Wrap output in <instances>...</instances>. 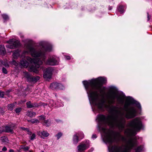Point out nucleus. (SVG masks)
Masks as SVG:
<instances>
[{
  "instance_id": "1",
  "label": "nucleus",
  "mask_w": 152,
  "mask_h": 152,
  "mask_svg": "<svg viewBox=\"0 0 152 152\" xmlns=\"http://www.w3.org/2000/svg\"><path fill=\"white\" fill-rule=\"evenodd\" d=\"M116 97V95L114 92L108 93L107 97L108 99V103L110 105H107L105 103L101 108L103 107L107 108L109 113L114 115L105 116L101 115L99 116V120L102 123L109 125L111 128L117 127L120 131H122L124 128L126 122L123 116L125 115V117L127 119L133 118L137 115V111L133 107L129 108V104L126 103L123 108L126 112L125 114L124 113L122 112L118 107L111 105V104L115 102Z\"/></svg>"
},
{
  "instance_id": "2",
  "label": "nucleus",
  "mask_w": 152,
  "mask_h": 152,
  "mask_svg": "<svg viewBox=\"0 0 152 152\" xmlns=\"http://www.w3.org/2000/svg\"><path fill=\"white\" fill-rule=\"evenodd\" d=\"M102 130L105 134V140L107 142L111 144L113 142L118 144L120 142L126 143L124 148L123 145H120L118 144L109 147L110 152H130L133 148L135 152H141L142 149V146L135 148L137 145V140L135 138H130L127 141L126 137L119 132L104 127L102 128Z\"/></svg>"
},
{
  "instance_id": "3",
  "label": "nucleus",
  "mask_w": 152,
  "mask_h": 152,
  "mask_svg": "<svg viewBox=\"0 0 152 152\" xmlns=\"http://www.w3.org/2000/svg\"><path fill=\"white\" fill-rule=\"evenodd\" d=\"M26 46L32 56L37 58H32L28 56L26 57V59L28 61L35 64L37 68H39L40 65L42 64L43 62L45 61L46 58L45 52L46 51H50L51 50L50 47L44 46H43L41 48L35 49L30 44H26Z\"/></svg>"
},
{
  "instance_id": "4",
  "label": "nucleus",
  "mask_w": 152,
  "mask_h": 152,
  "mask_svg": "<svg viewBox=\"0 0 152 152\" xmlns=\"http://www.w3.org/2000/svg\"><path fill=\"white\" fill-rule=\"evenodd\" d=\"M91 81L88 83L87 81H83L87 92L90 96L92 100L94 102L96 105L99 108L101 109L103 107L104 104L105 103V101L103 98L100 99L99 98V94L97 91L94 89L90 84Z\"/></svg>"
},
{
  "instance_id": "5",
  "label": "nucleus",
  "mask_w": 152,
  "mask_h": 152,
  "mask_svg": "<svg viewBox=\"0 0 152 152\" xmlns=\"http://www.w3.org/2000/svg\"><path fill=\"white\" fill-rule=\"evenodd\" d=\"M130 129H127L125 131V134L128 136H134L136 132L139 131L142 127V124L140 118L137 117L131 120L128 124Z\"/></svg>"
},
{
  "instance_id": "6",
  "label": "nucleus",
  "mask_w": 152,
  "mask_h": 152,
  "mask_svg": "<svg viewBox=\"0 0 152 152\" xmlns=\"http://www.w3.org/2000/svg\"><path fill=\"white\" fill-rule=\"evenodd\" d=\"M106 81V80L105 78L100 77L96 79L92 80L90 84L95 91L97 92L98 91L102 93V86Z\"/></svg>"
},
{
  "instance_id": "7",
  "label": "nucleus",
  "mask_w": 152,
  "mask_h": 152,
  "mask_svg": "<svg viewBox=\"0 0 152 152\" xmlns=\"http://www.w3.org/2000/svg\"><path fill=\"white\" fill-rule=\"evenodd\" d=\"M8 44L6 45V47L8 48L14 49L17 48L20 45L19 42L15 39L9 40L7 42Z\"/></svg>"
},
{
  "instance_id": "8",
  "label": "nucleus",
  "mask_w": 152,
  "mask_h": 152,
  "mask_svg": "<svg viewBox=\"0 0 152 152\" xmlns=\"http://www.w3.org/2000/svg\"><path fill=\"white\" fill-rule=\"evenodd\" d=\"M24 77L26 78L28 81L30 82H36L40 79L39 77L37 76L34 77H32L30 75L28 72H24Z\"/></svg>"
},
{
  "instance_id": "9",
  "label": "nucleus",
  "mask_w": 152,
  "mask_h": 152,
  "mask_svg": "<svg viewBox=\"0 0 152 152\" xmlns=\"http://www.w3.org/2000/svg\"><path fill=\"white\" fill-rule=\"evenodd\" d=\"M50 87L53 90H62L64 88L62 84L57 82H53L51 83Z\"/></svg>"
},
{
  "instance_id": "10",
  "label": "nucleus",
  "mask_w": 152,
  "mask_h": 152,
  "mask_svg": "<svg viewBox=\"0 0 152 152\" xmlns=\"http://www.w3.org/2000/svg\"><path fill=\"white\" fill-rule=\"evenodd\" d=\"M89 147L88 144H82L78 145L77 147L78 151H83L88 148Z\"/></svg>"
},
{
  "instance_id": "11",
  "label": "nucleus",
  "mask_w": 152,
  "mask_h": 152,
  "mask_svg": "<svg viewBox=\"0 0 152 152\" xmlns=\"http://www.w3.org/2000/svg\"><path fill=\"white\" fill-rule=\"evenodd\" d=\"M46 64L49 65L53 66L57 64L58 62L55 58L52 57L48 59Z\"/></svg>"
},
{
  "instance_id": "12",
  "label": "nucleus",
  "mask_w": 152,
  "mask_h": 152,
  "mask_svg": "<svg viewBox=\"0 0 152 152\" xmlns=\"http://www.w3.org/2000/svg\"><path fill=\"white\" fill-rule=\"evenodd\" d=\"M37 134L38 135L40 136L42 138H43V137H47L49 135V134L46 131H39L37 132Z\"/></svg>"
},
{
  "instance_id": "13",
  "label": "nucleus",
  "mask_w": 152,
  "mask_h": 152,
  "mask_svg": "<svg viewBox=\"0 0 152 152\" xmlns=\"http://www.w3.org/2000/svg\"><path fill=\"white\" fill-rule=\"evenodd\" d=\"M6 51L4 46V45H0V54L5 55Z\"/></svg>"
},
{
  "instance_id": "14",
  "label": "nucleus",
  "mask_w": 152,
  "mask_h": 152,
  "mask_svg": "<svg viewBox=\"0 0 152 152\" xmlns=\"http://www.w3.org/2000/svg\"><path fill=\"white\" fill-rule=\"evenodd\" d=\"M20 64L23 67L27 68L28 65V62L24 59H22L20 61Z\"/></svg>"
},
{
  "instance_id": "15",
  "label": "nucleus",
  "mask_w": 152,
  "mask_h": 152,
  "mask_svg": "<svg viewBox=\"0 0 152 152\" xmlns=\"http://www.w3.org/2000/svg\"><path fill=\"white\" fill-rule=\"evenodd\" d=\"M5 130H2L0 132L1 133L3 132H11V133H13V130L9 126H6L5 127Z\"/></svg>"
},
{
  "instance_id": "16",
  "label": "nucleus",
  "mask_w": 152,
  "mask_h": 152,
  "mask_svg": "<svg viewBox=\"0 0 152 152\" xmlns=\"http://www.w3.org/2000/svg\"><path fill=\"white\" fill-rule=\"evenodd\" d=\"M36 115V113L35 112L31 111H28L26 113L27 115L30 118L35 117Z\"/></svg>"
},
{
  "instance_id": "17",
  "label": "nucleus",
  "mask_w": 152,
  "mask_h": 152,
  "mask_svg": "<svg viewBox=\"0 0 152 152\" xmlns=\"http://www.w3.org/2000/svg\"><path fill=\"white\" fill-rule=\"evenodd\" d=\"M19 56L20 53L18 51L16 50L13 52L12 56L14 59H16Z\"/></svg>"
},
{
  "instance_id": "18",
  "label": "nucleus",
  "mask_w": 152,
  "mask_h": 152,
  "mask_svg": "<svg viewBox=\"0 0 152 152\" xmlns=\"http://www.w3.org/2000/svg\"><path fill=\"white\" fill-rule=\"evenodd\" d=\"M73 143L75 144H76L78 142V137L77 133L73 136Z\"/></svg>"
},
{
  "instance_id": "19",
  "label": "nucleus",
  "mask_w": 152,
  "mask_h": 152,
  "mask_svg": "<svg viewBox=\"0 0 152 152\" xmlns=\"http://www.w3.org/2000/svg\"><path fill=\"white\" fill-rule=\"evenodd\" d=\"M51 120H45L42 123L43 125L47 127H49L50 124Z\"/></svg>"
},
{
  "instance_id": "20",
  "label": "nucleus",
  "mask_w": 152,
  "mask_h": 152,
  "mask_svg": "<svg viewBox=\"0 0 152 152\" xmlns=\"http://www.w3.org/2000/svg\"><path fill=\"white\" fill-rule=\"evenodd\" d=\"M51 76L52 75L44 72L43 77L45 79H46L47 80L51 78Z\"/></svg>"
},
{
  "instance_id": "21",
  "label": "nucleus",
  "mask_w": 152,
  "mask_h": 152,
  "mask_svg": "<svg viewBox=\"0 0 152 152\" xmlns=\"http://www.w3.org/2000/svg\"><path fill=\"white\" fill-rule=\"evenodd\" d=\"M15 105L13 103L8 104L7 108L8 110H12L14 107Z\"/></svg>"
},
{
  "instance_id": "22",
  "label": "nucleus",
  "mask_w": 152,
  "mask_h": 152,
  "mask_svg": "<svg viewBox=\"0 0 152 152\" xmlns=\"http://www.w3.org/2000/svg\"><path fill=\"white\" fill-rule=\"evenodd\" d=\"M27 107L28 108H33V103L30 101L26 103Z\"/></svg>"
},
{
  "instance_id": "23",
  "label": "nucleus",
  "mask_w": 152,
  "mask_h": 152,
  "mask_svg": "<svg viewBox=\"0 0 152 152\" xmlns=\"http://www.w3.org/2000/svg\"><path fill=\"white\" fill-rule=\"evenodd\" d=\"M117 100L120 104H123L124 103V99L121 97H118Z\"/></svg>"
},
{
  "instance_id": "24",
  "label": "nucleus",
  "mask_w": 152,
  "mask_h": 152,
  "mask_svg": "<svg viewBox=\"0 0 152 152\" xmlns=\"http://www.w3.org/2000/svg\"><path fill=\"white\" fill-rule=\"evenodd\" d=\"M52 69L50 68H47L44 71L45 72L52 75Z\"/></svg>"
},
{
  "instance_id": "25",
  "label": "nucleus",
  "mask_w": 152,
  "mask_h": 152,
  "mask_svg": "<svg viewBox=\"0 0 152 152\" xmlns=\"http://www.w3.org/2000/svg\"><path fill=\"white\" fill-rule=\"evenodd\" d=\"M0 140L3 142H7V139L6 137L5 136H3L0 137Z\"/></svg>"
},
{
  "instance_id": "26",
  "label": "nucleus",
  "mask_w": 152,
  "mask_h": 152,
  "mask_svg": "<svg viewBox=\"0 0 152 152\" xmlns=\"http://www.w3.org/2000/svg\"><path fill=\"white\" fill-rule=\"evenodd\" d=\"M124 7L123 6H120L118 8V10L121 13H123L124 12Z\"/></svg>"
},
{
  "instance_id": "27",
  "label": "nucleus",
  "mask_w": 152,
  "mask_h": 152,
  "mask_svg": "<svg viewBox=\"0 0 152 152\" xmlns=\"http://www.w3.org/2000/svg\"><path fill=\"white\" fill-rule=\"evenodd\" d=\"M39 120L42 123L45 120V116L43 115H41L39 116Z\"/></svg>"
},
{
  "instance_id": "28",
  "label": "nucleus",
  "mask_w": 152,
  "mask_h": 152,
  "mask_svg": "<svg viewBox=\"0 0 152 152\" xmlns=\"http://www.w3.org/2000/svg\"><path fill=\"white\" fill-rule=\"evenodd\" d=\"M30 71H32L34 72H35L36 73H38V71L36 69H35L33 67H31L30 68Z\"/></svg>"
},
{
  "instance_id": "29",
  "label": "nucleus",
  "mask_w": 152,
  "mask_h": 152,
  "mask_svg": "<svg viewBox=\"0 0 152 152\" xmlns=\"http://www.w3.org/2000/svg\"><path fill=\"white\" fill-rule=\"evenodd\" d=\"M133 103L135 104L137 107H138L139 109H141V105L139 103L136 101L134 102Z\"/></svg>"
},
{
  "instance_id": "30",
  "label": "nucleus",
  "mask_w": 152,
  "mask_h": 152,
  "mask_svg": "<svg viewBox=\"0 0 152 152\" xmlns=\"http://www.w3.org/2000/svg\"><path fill=\"white\" fill-rule=\"evenodd\" d=\"M62 135V133L61 132H58L55 136L57 137V140H58Z\"/></svg>"
},
{
  "instance_id": "31",
  "label": "nucleus",
  "mask_w": 152,
  "mask_h": 152,
  "mask_svg": "<svg viewBox=\"0 0 152 152\" xmlns=\"http://www.w3.org/2000/svg\"><path fill=\"white\" fill-rule=\"evenodd\" d=\"M21 148L24 151H28L29 149V147L25 145L22 146Z\"/></svg>"
},
{
  "instance_id": "32",
  "label": "nucleus",
  "mask_w": 152,
  "mask_h": 152,
  "mask_svg": "<svg viewBox=\"0 0 152 152\" xmlns=\"http://www.w3.org/2000/svg\"><path fill=\"white\" fill-rule=\"evenodd\" d=\"M78 136H79L80 137L81 139H82L84 137V135L83 132H80L77 133Z\"/></svg>"
},
{
  "instance_id": "33",
  "label": "nucleus",
  "mask_w": 152,
  "mask_h": 152,
  "mask_svg": "<svg viewBox=\"0 0 152 152\" xmlns=\"http://www.w3.org/2000/svg\"><path fill=\"white\" fill-rule=\"evenodd\" d=\"M36 135L34 133H33L30 137V139L31 140H33L35 139Z\"/></svg>"
},
{
  "instance_id": "34",
  "label": "nucleus",
  "mask_w": 152,
  "mask_h": 152,
  "mask_svg": "<svg viewBox=\"0 0 152 152\" xmlns=\"http://www.w3.org/2000/svg\"><path fill=\"white\" fill-rule=\"evenodd\" d=\"M30 121L32 123H39V121L37 119H33L31 120Z\"/></svg>"
},
{
  "instance_id": "35",
  "label": "nucleus",
  "mask_w": 152,
  "mask_h": 152,
  "mask_svg": "<svg viewBox=\"0 0 152 152\" xmlns=\"http://www.w3.org/2000/svg\"><path fill=\"white\" fill-rule=\"evenodd\" d=\"M22 110V108L20 107H19L16 108L15 110V111L16 113H19Z\"/></svg>"
},
{
  "instance_id": "36",
  "label": "nucleus",
  "mask_w": 152,
  "mask_h": 152,
  "mask_svg": "<svg viewBox=\"0 0 152 152\" xmlns=\"http://www.w3.org/2000/svg\"><path fill=\"white\" fill-rule=\"evenodd\" d=\"M33 108L38 107L39 106L37 102H34L33 103Z\"/></svg>"
},
{
  "instance_id": "37",
  "label": "nucleus",
  "mask_w": 152,
  "mask_h": 152,
  "mask_svg": "<svg viewBox=\"0 0 152 152\" xmlns=\"http://www.w3.org/2000/svg\"><path fill=\"white\" fill-rule=\"evenodd\" d=\"M2 16L3 18L5 20H7L9 19L8 16L5 14L2 15Z\"/></svg>"
},
{
  "instance_id": "38",
  "label": "nucleus",
  "mask_w": 152,
  "mask_h": 152,
  "mask_svg": "<svg viewBox=\"0 0 152 152\" xmlns=\"http://www.w3.org/2000/svg\"><path fill=\"white\" fill-rule=\"evenodd\" d=\"M2 72L5 74L7 73L8 72L7 69L4 67H3L2 69Z\"/></svg>"
},
{
  "instance_id": "39",
  "label": "nucleus",
  "mask_w": 152,
  "mask_h": 152,
  "mask_svg": "<svg viewBox=\"0 0 152 152\" xmlns=\"http://www.w3.org/2000/svg\"><path fill=\"white\" fill-rule=\"evenodd\" d=\"M4 92L2 91H0V97L1 98H3L4 96Z\"/></svg>"
},
{
  "instance_id": "40",
  "label": "nucleus",
  "mask_w": 152,
  "mask_h": 152,
  "mask_svg": "<svg viewBox=\"0 0 152 152\" xmlns=\"http://www.w3.org/2000/svg\"><path fill=\"white\" fill-rule=\"evenodd\" d=\"M4 112L3 110V108L1 107H0V114L1 113L2 115H3Z\"/></svg>"
},
{
  "instance_id": "41",
  "label": "nucleus",
  "mask_w": 152,
  "mask_h": 152,
  "mask_svg": "<svg viewBox=\"0 0 152 152\" xmlns=\"http://www.w3.org/2000/svg\"><path fill=\"white\" fill-rule=\"evenodd\" d=\"M27 134L29 135H31L32 134V132L30 131L29 129L27 131Z\"/></svg>"
},
{
  "instance_id": "42",
  "label": "nucleus",
  "mask_w": 152,
  "mask_h": 152,
  "mask_svg": "<svg viewBox=\"0 0 152 152\" xmlns=\"http://www.w3.org/2000/svg\"><path fill=\"white\" fill-rule=\"evenodd\" d=\"M7 150V148L5 147H4L2 149V151H6Z\"/></svg>"
},
{
  "instance_id": "43",
  "label": "nucleus",
  "mask_w": 152,
  "mask_h": 152,
  "mask_svg": "<svg viewBox=\"0 0 152 152\" xmlns=\"http://www.w3.org/2000/svg\"><path fill=\"white\" fill-rule=\"evenodd\" d=\"M147 14H148V17H147L148 20H149L150 19L151 16L150 15H149L148 13H147Z\"/></svg>"
},
{
  "instance_id": "44",
  "label": "nucleus",
  "mask_w": 152,
  "mask_h": 152,
  "mask_svg": "<svg viewBox=\"0 0 152 152\" xmlns=\"http://www.w3.org/2000/svg\"><path fill=\"white\" fill-rule=\"evenodd\" d=\"M67 60H69L70 59V57L69 56H65Z\"/></svg>"
},
{
  "instance_id": "45",
  "label": "nucleus",
  "mask_w": 152,
  "mask_h": 152,
  "mask_svg": "<svg viewBox=\"0 0 152 152\" xmlns=\"http://www.w3.org/2000/svg\"><path fill=\"white\" fill-rule=\"evenodd\" d=\"M21 128L23 130H26V131L28 129L24 127H22Z\"/></svg>"
},
{
  "instance_id": "46",
  "label": "nucleus",
  "mask_w": 152,
  "mask_h": 152,
  "mask_svg": "<svg viewBox=\"0 0 152 152\" xmlns=\"http://www.w3.org/2000/svg\"><path fill=\"white\" fill-rule=\"evenodd\" d=\"M96 134H93L92 135V138H96Z\"/></svg>"
},
{
  "instance_id": "47",
  "label": "nucleus",
  "mask_w": 152,
  "mask_h": 152,
  "mask_svg": "<svg viewBox=\"0 0 152 152\" xmlns=\"http://www.w3.org/2000/svg\"><path fill=\"white\" fill-rule=\"evenodd\" d=\"M28 51H25L23 52V55L24 54H25L26 53L28 54Z\"/></svg>"
},
{
  "instance_id": "48",
  "label": "nucleus",
  "mask_w": 152,
  "mask_h": 152,
  "mask_svg": "<svg viewBox=\"0 0 152 152\" xmlns=\"http://www.w3.org/2000/svg\"><path fill=\"white\" fill-rule=\"evenodd\" d=\"M9 152H14V151L12 149H10L9 150Z\"/></svg>"
},
{
  "instance_id": "49",
  "label": "nucleus",
  "mask_w": 152,
  "mask_h": 152,
  "mask_svg": "<svg viewBox=\"0 0 152 152\" xmlns=\"http://www.w3.org/2000/svg\"><path fill=\"white\" fill-rule=\"evenodd\" d=\"M42 105L43 106L45 107V106H46L47 105V104H45V103H43V104H42Z\"/></svg>"
},
{
  "instance_id": "50",
  "label": "nucleus",
  "mask_w": 152,
  "mask_h": 152,
  "mask_svg": "<svg viewBox=\"0 0 152 152\" xmlns=\"http://www.w3.org/2000/svg\"><path fill=\"white\" fill-rule=\"evenodd\" d=\"M4 65H5V66H6V67L9 66V65L7 64H5Z\"/></svg>"
},
{
  "instance_id": "51",
  "label": "nucleus",
  "mask_w": 152,
  "mask_h": 152,
  "mask_svg": "<svg viewBox=\"0 0 152 152\" xmlns=\"http://www.w3.org/2000/svg\"><path fill=\"white\" fill-rule=\"evenodd\" d=\"M56 121H58V120H56Z\"/></svg>"
},
{
  "instance_id": "52",
  "label": "nucleus",
  "mask_w": 152,
  "mask_h": 152,
  "mask_svg": "<svg viewBox=\"0 0 152 152\" xmlns=\"http://www.w3.org/2000/svg\"><path fill=\"white\" fill-rule=\"evenodd\" d=\"M56 121H58V120H56Z\"/></svg>"
},
{
  "instance_id": "53",
  "label": "nucleus",
  "mask_w": 152,
  "mask_h": 152,
  "mask_svg": "<svg viewBox=\"0 0 152 152\" xmlns=\"http://www.w3.org/2000/svg\"><path fill=\"white\" fill-rule=\"evenodd\" d=\"M42 152H44V151H42Z\"/></svg>"
},
{
  "instance_id": "54",
  "label": "nucleus",
  "mask_w": 152,
  "mask_h": 152,
  "mask_svg": "<svg viewBox=\"0 0 152 152\" xmlns=\"http://www.w3.org/2000/svg\"><path fill=\"white\" fill-rule=\"evenodd\" d=\"M0 152H2V151H0Z\"/></svg>"
}]
</instances>
